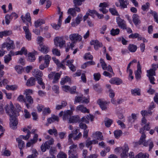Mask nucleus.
<instances>
[{"label":"nucleus","instance_id":"29","mask_svg":"<svg viewBox=\"0 0 158 158\" xmlns=\"http://www.w3.org/2000/svg\"><path fill=\"white\" fill-rule=\"evenodd\" d=\"M82 20V15H77L75 20V23H73L72 25L73 26L75 27L80 23L81 21Z\"/></svg>","mask_w":158,"mask_h":158},{"label":"nucleus","instance_id":"14","mask_svg":"<svg viewBox=\"0 0 158 158\" xmlns=\"http://www.w3.org/2000/svg\"><path fill=\"white\" fill-rule=\"evenodd\" d=\"M80 119L78 115L73 116L70 117L68 123H77L79 121Z\"/></svg>","mask_w":158,"mask_h":158},{"label":"nucleus","instance_id":"7","mask_svg":"<svg viewBox=\"0 0 158 158\" xmlns=\"http://www.w3.org/2000/svg\"><path fill=\"white\" fill-rule=\"evenodd\" d=\"M24 102L25 103L27 108L28 109L33 103V99L31 96H26Z\"/></svg>","mask_w":158,"mask_h":158},{"label":"nucleus","instance_id":"36","mask_svg":"<svg viewBox=\"0 0 158 158\" xmlns=\"http://www.w3.org/2000/svg\"><path fill=\"white\" fill-rule=\"evenodd\" d=\"M128 49L130 51L134 52L136 50L137 47L133 44H130L128 47Z\"/></svg>","mask_w":158,"mask_h":158},{"label":"nucleus","instance_id":"59","mask_svg":"<svg viewBox=\"0 0 158 158\" xmlns=\"http://www.w3.org/2000/svg\"><path fill=\"white\" fill-rule=\"evenodd\" d=\"M15 69L18 73L21 74L23 71L22 67L20 66H16Z\"/></svg>","mask_w":158,"mask_h":158},{"label":"nucleus","instance_id":"11","mask_svg":"<svg viewBox=\"0 0 158 158\" xmlns=\"http://www.w3.org/2000/svg\"><path fill=\"white\" fill-rule=\"evenodd\" d=\"M38 49L40 51L44 54H47L49 51V47L48 46L43 44L42 45L41 44L40 46H39Z\"/></svg>","mask_w":158,"mask_h":158},{"label":"nucleus","instance_id":"9","mask_svg":"<svg viewBox=\"0 0 158 158\" xmlns=\"http://www.w3.org/2000/svg\"><path fill=\"white\" fill-rule=\"evenodd\" d=\"M137 70L135 72V77L137 79H139L141 77V74L142 73L141 67L139 62H138L137 65Z\"/></svg>","mask_w":158,"mask_h":158},{"label":"nucleus","instance_id":"1","mask_svg":"<svg viewBox=\"0 0 158 158\" xmlns=\"http://www.w3.org/2000/svg\"><path fill=\"white\" fill-rule=\"evenodd\" d=\"M4 109L6 113L10 116V126L12 129H15L18 124L16 117L19 115V112L16 110L12 102L10 104H7Z\"/></svg>","mask_w":158,"mask_h":158},{"label":"nucleus","instance_id":"3","mask_svg":"<svg viewBox=\"0 0 158 158\" xmlns=\"http://www.w3.org/2000/svg\"><path fill=\"white\" fill-rule=\"evenodd\" d=\"M97 102L102 110H106L107 109L108 106L110 102H107L104 101L103 99H99Z\"/></svg>","mask_w":158,"mask_h":158},{"label":"nucleus","instance_id":"12","mask_svg":"<svg viewBox=\"0 0 158 158\" xmlns=\"http://www.w3.org/2000/svg\"><path fill=\"white\" fill-rule=\"evenodd\" d=\"M94 118V117L93 115L89 114H87L85 116L83 117L81 119V121L83 122H84L86 123H89V120H90L91 121H93Z\"/></svg>","mask_w":158,"mask_h":158},{"label":"nucleus","instance_id":"52","mask_svg":"<svg viewBox=\"0 0 158 158\" xmlns=\"http://www.w3.org/2000/svg\"><path fill=\"white\" fill-rule=\"evenodd\" d=\"M147 76H152L156 75L155 72L151 69L147 71Z\"/></svg>","mask_w":158,"mask_h":158},{"label":"nucleus","instance_id":"40","mask_svg":"<svg viewBox=\"0 0 158 158\" xmlns=\"http://www.w3.org/2000/svg\"><path fill=\"white\" fill-rule=\"evenodd\" d=\"M150 14L153 15L155 21L158 23V15L157 12L152 10H151Z\"/></svg>","mask_w":158,"mask_h":158},{"label":"nucleus","instance_id":"15","mask_svg":"<svg viewBox=\"0 0 158 158\" xmlns=\"http://www.w3.org/2000/svg\"><path fill=\"white\" fill-rule=\"evenodd\" d=\"M140 145L143 144L144 146L147 147L148 144L149 147V151H150L154 146L153 143L152 141L150 140H149L146 141L145 140L142 144H139Z\"/></svg>","mask_w":158,"mask_h":158},{"label":"nucleus","instance_id":"48","mask_svg":"<svg viewBox=\"0 0 158 158\" xmlns=\"http://www.w3.org/2000/svg\"><path fill=\"white\" fill-rule=\"evenodd\" d=\"M6 89L8 90H16L17 88L18 87L17 86L14 85H7L6 86Z\"/></svg>","mask_w":158,"mask_h":158},{"label":"nucleus","instance_id":"13","mask_svg":"<svg viewBox=\"0 0 158 158\" xmlns=\"http://www.w3.org/2000/svg\"><path fill=\"white\" fill-rule=\"evenodd\" d=\"M73 62V60H68L65 62L66 63V64L68 66L69 69L72 71L75 72L76 70V67L72 64Z\"/></svg>","mask_w":158,"mask_h":158},{"label":"nucleus","instance_id":"28","mask_svg":"<svg viewBox=\"0 0 158 158\" xmlns=\"http://www.w3.org/2000/svg\"><path fill=\"white\" fill-rule=\"evenodd\" d=\"M120 3L121 7L123 8H126L127 5L129 4V2L127 0H118Z\"/></svg>","mask_w":158,"mask_h":158},{"label":"nucleus","instance_id":"32","mask_svg":"<svg viewBox=\"0 0 158 158\" xmlns=\"http://www.w3.org/2000/svg\"><path fill=\"white\" fill-rule=\"evenodd\" d=\"M14 43L12 40H10L8 43H7L6 44V47L8 50H9L11 49L14 48Z\"/></svg>","mask_w":158,"mask_h":158},{"label":"nucleus","instance_id":"35","mask_svg":"<svg viewBox=\"0 0 158 158\" xmlns=\"http://www.w3.org/2000/svg\"><path fill=\"white\" fill-rule=\"evenodd\" d=\"M61 25V22L60 21H58L57 24L55 23H52L51 25L53 28L56 30H58L60 28Z\"/></svg>","mask_w":158,"mask_h":158},{"label":"nucleus","instance_id":"25","mask_svg":"<svg viewBox=\"0 0 158 158\" xmlns=\"http://www.w3.org/2000/svg\"><path fill=\"white\" fill-rule=\"evenodd\" d=\"M77 144H73L69 147V150L68 154L77 153Z\"/></svg>","mask_w":158,"mask_h":158},{"label":"nucleus","instance_id":"18","mask_svg":"<svg viewBox=\"0 0 158 158\" xmlns=\"http://www.w3.org/2000/svg\"><path fill=\"white\" fill-rule=\"evenodd\" d=\"M35 78L34 77H31L27 81L26 85L29 87L33 86L35 85Z\"/></svg>","mask_w":158,"mask_h":158},{"label":"nucleus","instance_id":"5","mask_svg":"<svg viewBox=\"0 0 158 158\" xmlns=\"http://www.w3.org/2000/svg\"><path fill=\"white\" fill-rule=\"evenodd\" d=\"M116 21L118 27L123 30L126 28L127 25L125 21L119 17H117L116 18Z\"/></svg>","mask_w":158,"mask_h":158},{"label":"nucleus","instance_id":"49","mask_svg":"<svg viewBox=\"0 0 158 158\" xmlns=\"http://www.w3.org/2000/svg\"><path fill=\"white\" fill-rule=\"evenodd\" d=\"M69 78L68 77L66 76L65 77L61 78L60 81V83L61 85H63L65 84V83L69 81Z\"/></svg>","mask_w":158,"mask_h":158},{"label":"nucleus","instance_id":"57","mask_svg":"<svg viewBox=\"0 0 158 158\" xmlns=\"http://www.w3.org/2000/svg\"><path fill=\"white\" fill-rule=\"evenodd\" d=\"M141 113L143 117H145V116H147L148 114L151 115L152 112L151 111H148L147 110H143L141 111Z\"/></svg>","mask_w":158,"mask_h":158},{"label":"nucleus","instance_id":"50","mask_svg":"<svg viewBox=\"0 0 158 158\" xmlns=\"http://www.w3.org/2000/svg\"><path fill=\"white\" fill-rule=\"evenodd\" d=\"M122 132L120 130H117L114 132V136L116 138H118L122 135Z\"/></svg>","mask_w":158,"mask_h":158},{"label":"nucleus","instance_id":"44","mask_svg":"<svg viewBox=\"0 0 158 158\" xmlns=\"http://www.w3.org/2000/svg\"><path fill=\"white\" fill-rule=\"evenodd\" d=\"M35 57L34 53H30L28 54V60L32 62L33 61L35 60Z\"/></svg>","mask_w":158,"mask_h":158},{"label":"nucleus","instance_id":"41","mask_svg":"<svg viewBox=\"0 0 158 158\" xmlns=\"http://www.w3.org/2000/svg\"><path fill=\"white\" fill-rule=\"evenodd\" d=\"M51 59V58L50 56L48 55H46L44 56V62L46 64V67L48 66Z\"/></svg>","mask_w":158,"mask_h":158},{"label":"nucleus","instance_id":"17","mask_svg":"<svg viewBox=\"0 0 158 158\" xmlns=\"http://www.w3.org/2000/svg\"><path fill=\"white\" fill-rule=\"evenodd\" d=\"M91 45H94L95 49L96 50H98V47H101L102 46V44L100 43L98 40H93L90 42Z\"/></svg>","mask_w":158,"mask_h":158},{"label":"nucleus","instance_id":"21","mask_svg":"<svg viewBox=\"0 0 158 158\" xmlns=\"http://www.w3.org/2000/svg\"><path fill=\"white\" fill-rule=\"evenodd\" d=\"M99 6V7H102L99 9V10L102 12L103 14H105L107 13L108 12V10L105 8L106 7L108 6V5L106 3H100Z\"/></svg>","mask_w":158,"mask_h":158},{"label":"nucleus","instance_id":"38","mask_svg":"<svg viewBox=\"0 0 158 158\" xmlns=\"http://www.w3.org/2000/svg\"><path fill=\"white\" fill-rule=\"evenodd\" d=\"M38 83L40 85L43 89H44L45 88V84L43 81V79L41 77L37 78L36 79Z\"/></svg>","mask_w":158,"mask_h":158},{"label":"nucleus","instance_id":"22","mask_svg":"<svg viewBox=\"0 0 158 158\" xmlns=\"http://www.w3.org/2000/svg\"><path fill=\"white\" fill-rule=\"evenodd\" d=\"M93 136L94 138H96L97 140L101 141L103 139L102 133L100 131H97L93 133Z\"/></svg>","mask_w":158,"mask_h":158},{"label":"nucleus","instance_id":"16","mask_svg":"<svg viewBox=\"0 0 158 158\" xmlns=\"http://www.w3.org/2000/svg\"><path fill=\"white\" fill-rule=\"evenodd\" d=\"M122 80L118 78H112L110 81V82L112 84L119 85L122 83Z\"/></svg>","mask_w":158,"mask_h":158},{"label":"nucleus","instance_id":"20","mask_svg":"<svg viewBox=\"0 0 158 158\" xmlns=\"http://www.w3.org/2000/svg\"><path fill=\"white\" fill-rule=\"evenodd\" d=\"M32 74L35 77L36 79L37 78L41 77L43 75V73L38 69H35L32 72Z\"/></svg>","mask_w":158,"mask_h":158},{"label":"nucleus","instance_id":"45","mask_svg":"<svg viewBox=\"0 0 158 158\" xmlns=\"http://www.w3.org/2000/svg\"><path fill=\"white\" fill-rule=\"evenodd\" d=\"M119 31H120L118 28H117L115 29L113 28L110 31V34L112 35H115L118 34Z\"/></svg>","mask_w":158,"mask_h":158},{"label":"nucleus","instance_id":"51","mask_svg":"<svg viewBox=\"0 0 158 158\" xmlns=\"http://www.w3.org/2000/svg\"><path fill=\"white\" fill-rule=\"evenodd\" d=\"M31 131H28V133H27V135L26 136L20 135L19 138H21V137L22 139V138L23 139L27 140L31 136Z\"/></svg>","mask_w":158,"mask_h":158},{"label":"nucleus","instance_id":"4","mask_svg":"<svg viewBox=\"0 0 158 158\" xmlns=\"http://www.w3.org/2000/svg\"><path fill=\"white\" fill-rule=\"evenodd\" d=\"M89 102V101L88 98H86L85 97L83 96H76L74 99V104L76 103H88Z\"/></svg>","mask_w":158,"mask_h":158},{"label":"nucleus","instance_id":"63","mask_svg":"<svg viewBox=\"0 0 158 158\" xmlns=\"http://www.w3.org/2000/svg\"><path fill=\"white\" fill-rule=\"evenodd\" d=\"M94 79L96 81H98L101 77V75L99 73H95L94 74Z\"/></svg>","mask_w":158,"mask_h":158},{"label":"nucleus","instance_id":"64","mask_svg":"<svg viewBox=\"0 0 158 158\" xmlns=\"http://www.w3.org/2000/svg\"><path fill=\"white\" fill-rule=\"evenodd\" d=\"M138 158H148L149 155L147 154H144L142 153H139L138 155Z\"/></svg>","mask_w":158,"mask_h":158},{"label":"nucleus","instance_id":"2","mask_svg":"<svg viewBox=\"0 0 158 158\" xmlns=\"http://www.w3.org/2000/svg\"><path fill=\"white\" fill-rule=\"evenodd\" d=\"M55 45L56 46H59L60 48H62L64 45L65 44V41L64 40L63 37H57L54 39Z\"/></svg>","mask_w":158,"mask_h":158},{"label":"nucleus","instance_id":"42","mask_svg":"<svg viewBox=\"0 0 158 158\" xmlns=\"http://www.w3.org/2000/svg\"><path fill=\"white\" fill-rule=\"evenodd\" d=\"M68 14H70L72 16L74 17L76 15L75 12V8H70L68 9Z\"/></svg>","mask_w":158,"mask_h":158},{"label":"nucleus","instance_id":"33","mask_svg":"<svg viewBox=\"0 0 158 158\" xmlns=\"http://www.w3.org/2000/svg\"><path fill=\"white\" fill-rule=\"evenodd\" d=\"M140 89L139 88H135L134 89H132L131 90V94L134 96L140 95Z\"/></svg>","mask_w":158,"mask_h":158},{"label":"nucleus","instance_id":"34","mask_svg":"<svg viewBox=\"0 0 158 158\" xmlns=\"http://www.w3.org/2000/svg\"><path fill=\"white\" fill-rule=\"evenodd\" d=\"M67 104V103L65 101H62L61 102V105H57L56 109V110H59L65 107Z\"/></svg>","mask_w":158,"mask_h":158},{"label":"nucleus","instance_id":"31","mask_svg":"<svg viewBox=\"0 0 158 158\" xmlns=\"http://www.w3.org/2000/svg\"><path fill=\"white\" fill-rule=\"evenodd\" d=\"M45 23V21L43 19H39L35 22V26L36 28L40 26Z\"/></svg>","mask_w":158,"mask_h":158},{"label":"nucleus","instance_id":"55","mask_svg":"<svg viewBox=\"0 0 158 158\" xmlns=\"http://www.w3.org/2000/svg\"><path fill=\"white\" fill-rule=\"evenodd\" d=\"M57 156L58 158H66L67 155L64 152L61 151L58 153Z\"/></svg>","mask_w":158,"mask_h":158},{"label":"nucleus","instance_id":"60","mask_svg":"<svg viewBox=\"0 0 158 158\" xmlns=\"http://www.w3.org/2000/svg\"><path fill=\"white\" fill-rule=\"evenodd\" d=\"M109 11L113 15L116 16H118L119 14L115 9L110 8L109 9Z\"/></svg>","mask_w":158,"mask_h":158},{"label":"nucleus","instance_id":"6","mask_svg":"<svg viewBox=\"0 0 158 158\" xmlns=\"http://www.w3.org/2000/svg\"><path fill=\"white\" fill-rule=\"evenodd\" d=\"M69 38L72 41L76 42L77 41H81L82 40V37L78 34L74 33L69 35Z\"/></svg>","mask_w":158,"mask_h":158},{"label":"nucleus","instance_id":"58","mask_svg":"<svg viewBox=\"0 0 158 158\" xmlns=\"http://www.w3.org/2000/svg\"><path fill=\"white\" fill-rule=\"evenodd\" d=\"M37 43L39 44V46H40L41 44H43V41H44V38L41 36H39L37 38Z\"/></svg>","mask_w":158,"mask_h":158},{"label":"nucleus","instance_id":"19","mask_svg":"<svg viewBox=\"0 0 158 158\" xmlns=\"http://www.w3.org/2000/svg\"><path fill=\"white\" fill-rule=\"evenodd\" d=\"M144 127L143 128H141L140 129V132L142 134V135L140 138L139 141L138 142L139 144H142L144 141H145L146 137V135L144 134Z\"/></svg>","mask_w":158,"mask_h":158},{"label":"nucleus","instance_id":"23","mask_svg":"<svg viewBox=\"0 0 158 158\" xmlns=\"http://www.w3.org/2000/svg\"><path fill=\"white\" fill-rule=\"evenodd\" d=\"M21 18L23 23H25V20H26L27 21L29 22L30 23H31V19L30 16V14L29 13H27L24 16L23 15H22L21 16Z\"/></svg>","mask_w":158,"mask_h":158},{"label":"nucleus","instance_id":"27","mask_svg":"<svg viewBox=\"0 0 158 158\" xmlns=\"http://www.w3.org/2000/svg\"><path fill=\"white\" fill-rule=\"evenodd\" d=\"M16 140L18 143V147L20 149L24 147L25 143L22 140V138H18L16 139Z\"/></svg>","mask_w":158,"mask_h":158},{"label":"nucleus","instance_id":"47","mask_svg":"<svg viewBox=\"0 0 158 158\" xmlns=\"http://www.w3.org/2000/svg\"><path fill=\"white\" fill-rule=\"evenodd\" d=\"M48 132L51 135H52L54 134V135L56 137L58 135L57 131L55 128H54L52 129H49L48 131Z\"/></svg>","mask_w":158,"mask_h":158},{"label":"nucleus","instance_id":"46","mask_svg":"<svg viewBox=\"0 0 158 158\" xmlns=\"http://www.w3.org/2000/svg\"><path fill=\"white\" fill-rule=\"evenodd\" d=\"M38 155L37 151L35 149H33L32 150V154L29 155L27 158H36Z\"/></svg>","mask_w":158,"mask_h":158},{"label":"nucleus","instance_id":"8","mask_svg":"<svg viewBox=\"0 0 158 158\" xmlns=\"http://www.w3.org/2000/svg\"><path fill=\"white\" fill-rule=\"evenodd\" d=\"M38 135L36 134H35L33 136V139H31L30 141L28 142L26 144V147H29L33 146L34 144L36 143L38 139Z\"/></svg>","mask_w":158,"mask_h":158},{"label":"nucleus","instance_id":"37","mask_svg":"<svg viewBox=\"0 0 158 158\" xmlns=\"http://www.w3.org/2000/svg\"><path fill=\"white\" fill-rule=\"evenodd\" d=\"M61 74L59 73H55L53 80L52 81L53 83H56L60 77Z\"/></svg>","mask_w":158,"mask_h":158},{"label":"nucleus","instance_id":"54","mask_svg":"<svg viewBox=\"0 0 158 158\" xmlns=\"http://www.w3.org/2000/svg\"><path fill=\"white\" fill-rule=\"evenodd\" d=\"M85 0H73V2L74 5H81L82 2H84Z\"/></svg>","mask_w":158,"mask_h":158},{"label":"nucleus","instance_id":"53","mask_svg":"<svg viewBox=\"0 0 158 158\" xmlns=\"http://www.w3.org/2000/svg\"><path fill=\"white\" fill-rule=\"evenodd\" d=\"M93 88L94 90L98 92H101L102 90L100 85L98 84H96L94 85Z\"/></svg>","mask_w":158,"mask_h":158},{"label":"nucleus","instance_id":"43","mask_svg":"<svg viewBox=\"0 0 158 158\" xmlns=\"http://www.w3.org/2000/svg\"><path fill=\"white\" fill-rule=\"evenodd\" d=\"M16 53V55H22L23 54L26 55L27 53V50H26L25 48L24 47L22 48L20 51L17 52Z\"/></svg>","mask_w":158,"mask_h":158},{"label":"nucleus","instance_id":"10","mask_svg":"<svg viewBox=\"0 0 158 158\" xmlns=\"http://www.w3.org/2000/svg\"><path fill=\"white\" fill-rule=\"evenodd\" d=\"M129 148L127 145H125L124 147L122 148V153L121 154V158H127L128 156V152Z\"/></svg>","mask_w":158,"mask_h":158},{"label":"nucleus","instance_id":"61","mask_svg":"<svg viewBox=\"0 0 158 158\" xmlns=\"http://www.w3.org/2000/svg\"><path fill=\"white\" fill-rule=\"evenodd\" d=\"M100 63L101 64V66L103 69L104 70H106L107 65L102 59H100Z\"/></svg>","mask_w":158,"mask_h":158},{"label":"nucleus","instance_id":"24","mask_svg":"<svg viewBox=\"0 0 158 158\" xmlns=\"http://www.w3.org/2000/svg\"><path fill=\"white\" fill-rule=\"evenodd\" d=\"M132 20L135 25H137L140 23L139 16L137 14H134L132 16Z\"/></svg>","mask_w":158,"mask_h":158},{"label":"nucleus","instance_id":"30","mask_svg":"<svg viewBox=\"0 0 158 158\" xmlns=\"http://www.w3.org/2000/svg\"><path fill=\"white\" fill-rule=\"evenodd\" d=\"M72 114H71V111L69 110H67L66 112H64L63 117V119L64 120L66 119H68Z\"/></svg>","mask_w":158,"mask_h":158},{"label":"nucleus","instance_id":"56","mask_svg":"<svg viewBox=\"0 0 158 158\" xmlns=\"http://www.w3.org/2000/svg\"><path fill=\"white\" fill-rule=\"evenodd\" d=\"M11 60V57L9 55L5 56L4 57V61L6 64H8V63Z\"/></svg>","mask_w":158,"mask_h":158},{"label":"nucleus","instance_id":"26","mask_svg":"<svg viewBox=\"0 0 158 158\" xmlns=\"http://www.w3.org/2000/svg\"><path fill=\"white\" fill-rule=\"evenodd\" d=\"M76 110H80L82 112L84 113H89V110L84 107L83 105H80L78 106L76 108Z\"/></svg>","mask_w":158,"mask_h":158},{"label":"nucleus","instance_id":"62","mask_svg":"<svg viewBox=\"0 0 158 158\" xmlns=\"http://www.w3.org/2000/svg\"><path fill=\"white\" fill-rule=\"evenodd\" d=\"M24 112V116L25 118H29L31 117V115L27 110L25 109Z\"/></svg>","mask_w":158,"mask_h":158},{"label":"nucleus","instance_id":"39","mask_svg":"<svg viewBox=\"0 0 158 158\" xmlns=\"http://www.w3.org/2000/svg\"><path fill=\"white\" fill-rule=\"evenodd\" d=\"M113 122L112 120L106 118L105 119V124L106 126L107 127H109Z\"/></svg>","mask_w":158,"mask_h":158}]
</instances>
